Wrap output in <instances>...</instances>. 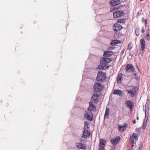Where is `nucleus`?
I'll list each match as a JSON object with an SVG mask.
<instances>
[{"label":"nucleus","mask_w":150,"mask_h":150,"mask_svg":"<svg viewBox=\"0 0 150 150\" xmlns=\"http://www.w3.org/2000/svg\"><path fill=\"white\" fill-rule=\"evenodd\" d=\"M122 73H120L118 74L117 79V82L118 83H122Z\"/></svg>","instance_id":"17"},{"label":"nucleus","mask_w":150,"mask_h":150,"mask_svg":"<svg viewBox=\"0 0 150 150\" xmlns=\"http://www.w3.org/2000/svg\"><path fill=\"white\" fill-rule=\"evenodd\" d=\"M112 61L110 58H107L104 57L101 58L100 60V64L98 66V68L99 69H105L107 68L108 66L106 67V64Z\"/></svg>","instance_id":"1"},{"label":"nucleus","mask_w":150,"mask_h":150,"mask_svg":"<svg viewBox=\"0 0 150 150\" xmlns=\"http://www.w3.org/2000/svg\"><path fill=\"white\" fill-rule=\"evenodd\" d=\"M114 37L115 38H117V37H118V35H117V33H116L114 34Z\"/></svg>","instance_id":"32"},{"label":"nucleus","mask_w":150,"mask_h":150,"mask_svg":"<svg viewBox=\"0 0 150 150\" xmlns=\"http://www.w3.org/2000/svg\"><path fill=\"white\" fill-rule=\"evenodd\" d=\"M110 49L112 50V49H113V48H112V47H111V48H110Z\"/></svg>","instance_id":"38"},{"label":"nucleus","mask_w":150,"mask_h":150,"mask_svg":"<svg viewBox=\"0 0 150 150\" xmlns=\"http://www.w3.org/2000/svg\"><path fill=\"white\" fill-rule=\"evenodd\" d=\"M105 142V140L101 139H100L99 144L98 146V149L99 150H104Z\"/></svg>","instance_id":"7"},{"label":"nucleus","mask_w":150,"mask_h":150,"mask_svg":"<svg viewBox=\"0 0 150 150\" xmlns=\"http://www.w3.org/2000/svg\"><path fill=\"white\" fill-rule=\"evenodd\" d=\"M142 50H143L145 48V42L143 39H141L140 40Z\"/></svg>","instance_id":"18"},{"label":"nucleus","mask_w":150,"mask_h":150,"mask_svg":"<svg viewBox=\"0 0 150 150\" xmlns=\"http://www.w3.org/2000/svg\"><path fill=\"white\" fill-rule=\"evenodd\" d=\"M96 79L97 81L102 82L105 79V73L101 71L98 72Z\"/></svg>","instance_id":"3"},{"label":"nucleus","mask_w":150,"mask_h":150,"mask_svg":"<svg viewBox=\"0 0 150 150\" xmlns=\"http://www.w3.org/2000/svg\"><path fill=\"white\" fill-rule=\"evenodd\" d=\"M84 125L83 129H89L90 125L88 123L87 121H85L84 122Z\"/></svg>","instance_id":"24"},{"label":"nucleus","mask_w":150,"mask_h":150,"mask_svg":"<svg viewBox=\"0 0 150 150\" xmlns=\"http://www.w3.org/2000/svg\"><path fill=\"white\" fill-rule=\"evenodd\" d=\"M126 88L128 95L132 98L134 97L136 93L137 87L134 86L127 85Z\"/></svg>","instance_id":"2"},{"label":"nucleus","mask_w":150,"mask_h":150,"mask_svg":"<svg viewBox=\"0 0 150 150\" xmlns=\"http://www.w3.org/2000/svg\"><path fill=\"white\" fill-rule=\"evenodd\" d=\"M132 148L133 149L135 147L136 143L134 142H132Z\"/></svg>","instance_id":"29"},{"label":"nucleus","mask_w":150,"mask_h":150,"mask_svg":"<svg viewBox=\"0 0 150 150\" xmlns=\"http://www.w3.org/2000/svg\"><path fill=\"white\" fill-rule=\"evenodd\" d=\"M125 105L127 107L129 108L131 110L133 108V105L132 102L130 100H128L125 103Z\"/></svg>","instance_id":"14"},{"label":"nucleus","mask_w":150,"mask_h":150,"mask_svg":"<svg viewBox=\"0 0 150 150\" xmlns=\"http://www.w3.org/2000/svg\"><path fill=\"white\" fill-rule=\"evenodd\" d=\"M134 139L136 141H137L138 139L137 134L135 133H133L132 136H131L130 140L131 142H135Z\"/></svg>","instance_id":"11"},{"label":"nucleus","mask_w":150,"mask_h":150,"mask_svg":"<svg viewBox=\"0 0 150 150\" xmlns=\"http://www.w3.org/2000/svg\"><path fill=\"white\" fill-rule=\"evenodd\" d=\"M118 127L120 131L122 132L125 130V129H126L127 127V123H125L122 125L118 126Z\"/></svg>","instance_id":"16"},{"label":"nucleus","mask_w":150,"mask_h":150,"mask_svg":"<svg viewBox=\"0 0 150 150\" xmlns=\"http://www.w3.org/2000/svg\"><path fill=\"white\" fill-rule=\"evenodd\" d=\"M146 122H144L143 124V126H142V129L143 130H144L145 129L146 127Z\"/></svg>","instance_id":"28"},{"label":"nucleus","mask_w":150,"mask_h":150,"mask_svg":"<svg viewBox=\"0 0 150 150\" xmlns=\"http://www.w3.org/2000/svg\"><path fill=\"white\" fill-rule=\"evenodd\" d=\"M132 47V44H129L128 45V49L129 50H131Z\"/></svg>","instance_id":"30"},{"label":"nucleus","mask_w":150,"mask_h":150,"mask_svg":"<svg viewBox=\"0 0 150 150\" xmlns=\"http://www.w3.org/2000/svg\"><path fill=\"white\" fill-rule=\"evenodd\" d=\"M84 116L85 118L89 120H91L93 118V115L91 111L87 110L85 112Z\"/></svg>","instance_id":"4"},{"label":"nucleus","mask_w":150,"mask_h":150,"mask_svg":"<svg viewBox=\"0 0 150 150\" xmlns=\"http://www.w3.org/2000/svg\"><path fill=\"white\" fill-rule=\"evenodd\" d=\"M142 11H139L138 12L137 14L138 16H140L141 14Z\"/></svg>","instance_id":"33"},{"label":"nucleus","mask_w":150,"mask_h":150,"mask_svg":"<svg viewBox=\"0 0 150 150\" xmlns=\"http://www.w3.org/2000/svg\"><path fill=\"white\" fill-rule=\"evenodd\" d=\"M98 95L96 94H93L91 98L90 102L93 103H97L98 102Z\"/></svg>","instance_id":"10"},{"label":"nucleus","mask_w":150,"mask_h":150,"mask_svg":"<svg viewBox=\"0 0 150 150\" xmlns=\"http://www.w3.org/2000/svg\"><path fill=\"white\" fill-rule=\"evenodd\" d=\"M125 70L126 72L127 73H129L132 72L134 71V68L133 65L131 64H128L127 65Z\"/></svg>","instance_id":"6"},{"label":"nucleus","mask_w":150,"mask_h":150,"mask_svg":"<svg viewBox=\"0 0 150 150\" xmlns=\"http://www.w3.org/2000/svg\"><path fill=\"white\" fill-rule=\"evenodd\" d=\"M76 145L77 147L79 149H84L85 148V146L83 144L82 145L81 143H76Z\"/></svg>","instance_id":"22"},{"label":"nucleus","mask_w":150,"mask_h":150,"mask_svg":"<svg viewBox=\"0 0 150 150\" xmlns=\"http://www.w3.org/2000/svg\"><path fill=\"white\" fill-rule=\"evenodd\" d=\"M110 110L109 109L106 108L105 110V115L104 118H108V116L109 114Z\"/></svg>","instance_id":"23"},{"label":"nucleus","mask_w":150,"mask_h":150,"mask_svg":"<svg viewBox=\"0 0 150 150\" xmlns=\"http://www.w3.org/2000/svg\"><path fill=\"white\" fill-rule=\"evenodd\" d=\"M120 139V137H115L111 139V142L112 144L115 145L118 142Z\"/></svg>","instance_id":"15"},{"label":"nucleus","mask_w":150,"mask_h":150,"mask_svg":"<svg viewBox=\"0 0 150 150\" xmlns=\"http://www.w3.org/2000/svg\"><path fill=\"white\" fill-rule=\"evenodd\" d=\"M140 29L139 27H137L135 30V33L137 36H139L140 35L139 32Z\"/></svg>","instance_id":"25"},{"label":"nucleus","mask_w":150,"mask_h":150,"mask_svg":"<svg viewBox=\"0 0 150 150\" xmlns=\"http://www.w3.org/2000/svg\"><path fill=\"white\" fill-rule=\"evenodd\" d=\"M137 119L138 120H139V117H137Z\"/></svg>","instance_id":"37"},{"label":"nucleus","mask_w":150,"mask_h":150,"mask_svg":"<svg viewBox=\"0 0 150 150\" xmlns=\"http://www.w3.org/2000/svg\"><path fill=\"white\" fill-rule=\"evenodd\" d=\"M124 13L121 10L117 11L113 13V17L114 18H117L123 16Z\"/></svg>","instance_id":"5"},{"label":"nucleus","mask_w":150,"mask_h":150,"mask_svg":"<svg viewBox=\"0 0 150 150\" xmlns=\"http://www.w3.org/2000/svg\"><path fill=\"white\" fill-rule=\"evenodd\" d=\"M111 3L112 6H115L120 4V2L119 0H113L111 1Z\"/></svg>","instance_id":"20"},{"label":"nucleus","mask_w":150,"mask_h":150,"mask_svg":"<svg viewBox=\"0 0 150 150\" xmlns=\"http://www.w3.org/2000/svg\"><path fill=\"white\" fill-rule=\"evenodd\" d=\"M95 109V106L93 103L91 102L89 103V106L87 110L91 112L92 111H94Z\"/></svg>","instance_id":"12"},{"label":"nucleus","mask_w":150,"mask_h":150,"mask_svg":"<svg viewBox=\"0 0 150 150\" xmlns=\"http://www.w3.org/2000/svg\"><path fill=\"white\" fill-rule=\"evenodd\" d=\"M136 120H133V123L134 124H135L136 123Z\"/></svg>","instance_id":"34"},{"label":"nucleus","mask_w":150,"mask_h":150,"mask_svg":"<svg viewBox=\"0 0 150 150\" xmlns=\"http://www.w3.org/2000/svg\"><path fill=\"white\" fill-rule=\"evenodd\" d=\"M113 94L115 95H118L120 96H121L122 95V91L120 90H115L114 91Z\"/></svg>","instance_id":"21"},{"label":"nucleus","mask_w":150,"mask_h":150,"mask_svg":"<svg viewBox=\"0 0 150 150\" xmlns=\"http://www.w3.org/2000/svg\"><path fill=\"white\" fill-rule=\"evenodd\" d=\"M143 145H141L140 146L137 150H142L143 147Z\"/></svg>","instance_id":"31"},{"label":"nucleus","mask_w":150,"mask_h":150,"mask_svg":"<svg viewBox=\"0 0 150 150\" xmlns=\"http://www.w3.org/2000/svg\"><path fill=\"white\" fill-rule=\"evenodd\" d=\"M122 26L121 25L117 24L115 25L114 31H116L117 32H118L122 29Z\"/></svg>","instance_id":"19"},{"label":"nucleus","mask_w":150,"mask_h":150,"mask_svg":"<svg viewBox=\"0 0 150 150\" xmlns=\"http://www.w3.org/2000/svg\"><path fill=\"white\" fill-rule=\"evenodd\" d=\"M120 42V41L116 40H113L111 44L112 45H115L118 44Z\"/></svg>","instance_id":"26"},{"label":"nucleus","mask_w":150,"mask_h":150,"mask_svg":"<svg viewBox=\"0 0 150 150\" xmlns=\"http://www.w3.org/2000/svg\"><path fill=\"white\" fill-rule=\"evenodd\" d=\"M94 91L95 92H97L99 91L101 89L102 87L101 84L98 83H96L93 86Z\"/></svg>","instance_id":"9"},{"label":"nucleus","mask_w":150,"mask_h":150,"mask_svg":"<svg viewBox=\"0 0 150 150\" xmlns=\"http://www.w3.org/2000/svg\"><path fill=\"white\" fill-rule=\"evenodd\" d=\"M113 54V52L112 51H105L103 55L104 57H110Z\"/></svg>","instance_id":"13"},{"label":"nucleus","mask_w":150,"mask_h":150,"mask_svg":"<svg viewBox=\"0 0 150 150\" xmlns=\"http://www.w3.org/2000/svg\"><path fill=\"white\" fill-rule=\"evenodd\" d=\"M135 72H134V73H133V74L135 76H136L137 75V74L136 73H134Z\"/></svg>","instance_id":"36"},{"label":"nucleus","mask_w":150,"mask_h":150,"mask_svg":"<svg viewBox=\"0 0 150 150\" xmlns=\"http://www.w3.org/2000/svg\"><path fill=\"white\" fill-rule=\"evenodd\" d=\"M90 134V132L89 129H83L82 137L85 138H87L89 137Z\"/></svg>","instance_id":"8"},{"label":"nucleus","mask_w":150,"mask_h":150,"mask_svg":"<svg viewBox=\"0 0 150 150\" xmlns=\"http://www.w3.org/2000/svg\"><path fill=\"white\" fill-rule=\"evenodd\" d=\"M125 21V20L124 19H120L117 20V22L119 23H124Z\"/></svg>","instance_id":"27"},{"label":"nucleus","mask_w":150,"mask_h":150,"mask_svg":"<svg viewBox=\"0 0 150 150\" xmlns=\"http://www.w3.org/2000/svg\"><path fill=\"white\" fill-rule=\"evenodd\" d=\"M128 150H131L129 149Z\"/></svg>","instance_id":"40"},{"label":"nucleus","mask_w":150,"mask_h":150,"mask_svg":"<svg viewBox=\"0 0 150 150\" xmlns=\"http://www.w3.org/2000/svg\"><path fill=\"white\" fill-rule=\"evenodd\" d=\"M142 32H143V33H144V28H142Z\"/></svg>","instance_id":"35"},{"label":"nucleus","mask_w":150,"mask_h":150,"mask_svg":"<svg viewBox=\"0 0 150 150\" xmlns=\"http://www.w3.org/2000/svg\"><path fill=\"white\" fill-rule=\"evenodd\" d=\"M149 36V34H148V36Z\"/></svg>","instance_id":"39"}]
</instances>
